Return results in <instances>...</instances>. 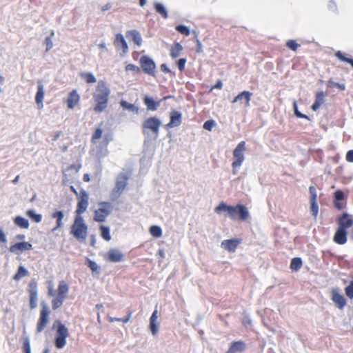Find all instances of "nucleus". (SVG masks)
Masks as SVG:
<instances>
[{"label":"nucleus","mask_w":353,"mask_h":353,"mask_svg":"<svg viewBox=\"0 0 353 353\" xmlns=\"http://www.w3.org/2000/svg\"><path fill=\"white\" fill-rule=\"evenodd\" d=\"M245 348V344L242 341L232 342L229 347L230 352H243Z\"/></svg>","instance_id":"32"},{"label":"nucleus","mask_w":353,"mask_h":353,"mask_svg":"<svg viewBox=\"0 0 353 353\" xmlns=\"http://www.w3.org/2000/svg\"><path fill=\"white\" fill-rule=\"evenodd\" d=\"M120 105L123 110L133 112L136 114L139 113V108L138 106L133 103H130L125 100L121 99L120 101Z\"/></svg>","instance_id":"28"},{"label":"nucleus","mask_w":353,"mask_h":353,"mask_svg":"<svg viewBox=\"0 0 353 353\" xmlns=\"http://www.w3.org/2000/svg\"><path fill=\"white\" fill-rule=\"evenodd\" d=\"M129 176L125 173H120L116 180L115 186L112 191V196L114 199L119 198L128 185Z\"/></svg>","instance_id":"9"},{"label":"nucleus","mask_w":353,"mask_h":353,"mask_svg":"<svg viewBox=\"0 0 353 353\" xmlns=\"http://www.w3.org/2000/svg\"><path fill=\"white\" fill-rule=\"evenodd\" d=\"M77 204L75 210V216H81L84 213L89 205V195L85 190H81L79 194L77 197Z\"/></svg>","instance_id":"11"},{"label":"nucleus","mask_w":353,"mask_h":353,"mask_svg":"<svg viewBox=\"0 0 353 353\" xmlns=\"http://www.w3.org/2000/svg\"><path fill=\"white\" fill-rule=\"evenodd\" d=\"M217 214L222 212H226V216L232 220L239 219L241 221L247 220L249 217L248 209L242 204H237L235 206L228 205L224 202H221L214 209Z\"/></svg>","instance_id":"1"},{"label":"nucleus","mask_w":353,"mask_h":353,"mask_svg":"<svg viewBox=\"0 0 353 353\" xmlns=\"http://www.w3.org/2000/svg\"><path fill=\"white\" fill-rule=\"evenodd\" d=\"M241 243V239H232L224 240L221 242V248L230 252H234Z\"/></svg>","instance_id":"19"},{"label":"nucleus","mask_w":353,"mask_h":353,"mask_svg":"<svg viewBox=\"0 0 353 353\" xmlns=\"http://www.w3.org/2000/svg\"><path fill=\"white\" fill-rule=\"evenodd\" d=\"M26 215L35 223H40L42 220V216L39 214H36L32 210H28L26 212Z\"/></svg>","instance_id":"40"},{"label":"nucleus","mask_w":353,"mask_h":353,"mask_svg":"<svg viewBox=\"0 0 353 353\" xmlns=\"http://www.w3.org/2000/svg\"><path fill=\"white\" fill-rule=\"evenodd\" d=\"M175 30L180 34L185 36H188L190 34V28L187 26L183 24H179L176 26Z\"/></svg>","instance_id":"42"},{"label":"nucleus","mask_w":353,"mask_h":353,"mask_svg":"<svg viewBox=\"0 0 353 353\" xmlns=\"http://www.w3.org/2000/svg\"><path fill=\"white\" fill-rule=\"evenodd\" d=\"M252 95V93L250 92V91L244 90V91L239 93L238 95L234 98V99L232 100V102L236 103V102L239 101V102H241V103H243V102H245V106L249 107Z\"/></svg>","instance_id":"20"},{"label":"nucleus","mask_w":353,"mask_h":353,"mask_svg":"<svg viewBox=\"0 0 353 353\" xmlns=\"http://www.w3.org/2000/svg\"><path fill=\"white\" fill-rule=\"evenodd\" d=\"M99 228L101 237L106 241H110L111 235L109 228L105 225H101Z\"/></svg>","instance_id":"38"},{"label":"nucleus","mask_w":353,"mask_h":353,"mask_svg":"<svg viewBox=\"0 0 353 353\" xmlns=\"http://www.w3.org/2000/svg\"><path fill=\"white\" fill-rule=\"evenodd\" d=\"M102 130L101 128H97L92 134V139H98L101 137L102 135Z\"/></svg>","instance_id":"56"},{"label":"nucleus","mask_w":353,"mask_h":353,"mask_svg":"<svg viewBox=\"0 0 353 353\" xmlns=\"http://www.w3.org/2000/svg\"><path fill=\"white\" fill-rule=\"evenodd\" d=\"M286 46L291 50L296 51L300 45L295 40L290 39L287 41Z\"/></svg>","instance_id":"51"},{"label":"nucleus","mask_w":353,"mask_h":353,"mask_svg":"<svg viewBox=\"0 0 353 353\" xmlns=\"http://www.w3.org/2000/svg\"><path fill=\"white\" fill-rule=\"evenodd\" d=\"M104 259L108 262L119 263L124 261L125 255L119 250L111 248L105 254Z\"/></svg>","instance_id":"12"},{"label":"nucleus","mask_w":353,"mask_h":353,"mask_svg":"<svg viewBox=\"0 0 353 353\" xmlns=\"http://www.w3.org/2000/svg\"><path fill=\"white\" fill-rule=\"evenodd\" d=\"M31 250H32V245L27 241L16 243L9 248V251L16 254Z\"/></svg>","instance_id":"17"},{"label":"nucleus","mask_w":353,"mask_h":353,"mask_svg":"<svg viewBox=\"0 0 353 353\" xmlns=\"http://www.w3.org/2000/svg\"><path fill=\"white\" fill-rule=\"evenodd\" d=\"M223 88V83L221 80H218L216 83L212 86V89H221Z\"/></svg>","instance_id":"60"},{"label":"nucleus","mask_w":353,"mask_h":353,"mask_svg":"<svg viewBox=\"0 0 353 353\" xmlns=\"http://www.w3.org/2000/svg\"><path fill=\"white\" fill-rule=\"evenodd\" d=\"M303 265V262L301 258L295 257L293 258L290 263V268L292 270L297 271L299 270Z\"/></svg>","instance_id":"37"},{"label":"nucleus","mask_w":353,"mask_h":353,"mask_svg":"<svg viewBox=\"0 0 353 353\" xmlns=\"http://www.w3.org/2000/svg\"><path fill=\"white\" fill-rule=\"evenodd\" d=\"M154 9L160 14L163 19H166L168 17V12L165 6L160 2L154 3Z\"/></svg>","instance_id":"29"},{"label":"nucleus","mask_w":353,"mask_h":353,"mask_svg":"<svg viewBox=\"0 0 353 353\" xmlns=\"http://www.w3.org/2000/svg\"><path fill=\"white\" fill-rule=\"evenodd\" d=\"M182 123V114L181 112L172 110L170 112V121L165 125L167 129L179 126Z\"/></svg>","instance_id":"13"},{"label":"nucleus","mask_w":353,"mask_h":353,"mask_svg":"<svg viewBox=\"0 0 353 353\" xmlns=\"http://www.w3.org/2000/svg\"><path fill=\"white\" fill-rule=\"evenodd\" d=\"M310 199V210L312 216L316 218L319 213V206L317 203V194L316 190L314 186H310L309 188Z\"/></svg>","instance_id":"16"},{"label":"nucleus","mask_w":353,"mask_h":353,"mask_svg":"<svg viewBox=\"0 0 353 353\" xmlns=\"http://www.w3.org/2000/svg\"><path fill=\"white\" fill-rule=\"evenodd\" d=\"M327 8L330 12L335 14H339V13L337 4L334 0H330L328 1Z\"/></svg>","instance_id":"46"},{"label":"nucleus","mask_w":353,"mask_h":353,"mask_svg":"<svg viewBox=\"0 0 353 353\" xmlns=\"http://www.w3.org/2000/svg\"><path fill=\"white\" fill-rule=\"evenodd\" d=\"M139 64L141 69L145 74L152 77L155 76L157 65L155 61L150 57L148 55L141 56L139 60Z\"/></svg>","instance_id":"8"},{"label":"nucleus","mask_w":353,"mask_h":353,"mask_svg":"<svg viewBox=\"0 0 353 353\" xmlns=\"http://www.w3.org/2000/svg\"><path fill=\"white\" fill-rule=\"evenodd\" d=\"M245 149V141H241L233 151L232 154H242L243 152Z\"/></svg>","instance_id":"48"},{"label":"nucleus","mask_w":353,"mask_h":353,"mask_svg":"<svg viewBox=\"0 0 353 353\" xmlns=\"http://www.w3.org/2000/svg\"><path fill=\"white\" fill-rule=\"evenodd\" d=\"M111 8H112V3H107L106 4H105L101 8V10L103 12H105V11H107V10H110Z\"/></svg>","instance_id":"62"},{"label":"nucleus","mask_w":353,"mask_h":353,"mask_svg":"<svg viewBox=\"0 0 353 353\" xmlns=\"http://www.w3.org/2000/svg\"><path fill=\"white\" fill-rule=\"evenodd\" d=\"M28 270L23 266L21 265L19 267L17 273L14 275L13 279H14L15 281H19L21 278H23L26 276H28Z\"/></svg>","instance_id":"36"},{"label":"nucleus","mask_w":353,"mask_h":353,"mask_svg":"<svg viewBox=\"0 0 353 353\" xmlns=\"http://www.w3.org/2000/svg\"><path fill=\"white\" fill-rule=\"evenodd\" d=\"M44 97V86L41 81H37V91L35 96V101L38 105L43 106Z\"/></svg>","instance_id":"26"},{"label":"nucleus","mask_w":353,"mask_h":353,"mask_svg":"<svg viewBox=\"0 0 353 353\" xmlns=\"http://www.w3.org/2000/svg\"><path fill=\"white\" fill-rule=\"evenodd\" d=\"M110 92V89L104 81L98 82L96 92L93 95V99L96 103L94 107L95 112H102L107 108Z\"/></svg>","instance_id":"2"},{"label":"nucleus","mask_w":353,"mask_h":353,"mask_svg":"<svg viewBox=\"0 0 353 353\" xmlns=\"http://www.w3.org/2000/svg\"><path fill=\"white\" fill-rule=\"evenodd\" d=\"M83 179L85 182H89L90 181V177L89 174H84Z\"/></svg>","instance_id":"63"},{"label":"nucleus","mask_w":353,"mask_h":353,"mask_svg":"<svg viewBox=\"0 0 353 353\" xmlns=\"http://www.w3.org/2000/svg\"><path fill=\"white\" fill-rule=\"evenodd\" d=\"M158 310L157 309L152 312L150 319V330L153 335H156L159 331L158 324Z\"/></svg>","instance_id":"24"},{"label":"nucleus","mask_w":353,"mask_h":353,"mask_svg":"<svg viewBox=\"0 0 353 353\" xmlns=\"http://www.w3.org/2000/svg\"><path fill=\"white\" fill-rule=\"evenodd\" d=\"M169 97H165L163 99V100L166 99ZM143 101L144 105L146 106V109L148 111L154 112L158 110L159 107L161 105L162 99L159 101H156L153 97L148 94H145L143 97Z\"/></svg>","instance_id":"14"},{"label":"nucleus","mask_w":353,"mask_h":353,"mask_svg":"<svg viewBox=\"0 0 353 353\" xmlns=\"http://www.w3.org/2000/svg\"><path fill=\"white\" fill-rule=\"evenodd\" d=\"M327 86L329 88H337L340 90L343 91L345 90V85L344 83H339L333 81L332 79L329 80L327 83Z\"/></svg>","instance_id":"45"},{"label":"nucleus","mask_w":353,"mask_h":353,"mask_svg":"<svg viewBox=\"0 0 353 353\" xmlns=\"http://www.w3.org/2000/svg\"><path fill=\"white\" fill-rule=\"evenodd\" d=\"M126 37L129 40L132 41L138 47H140L142 45V37L140 32L136 30L128 31L126 32Z\"/></svg>","instance_id":"22"},{"label":"nucleus","mask_w":353,"mask_h":353,"mask_svg":"<svg viewBox=\"0 0 353 353\" xmlns=\"http://www.w3.org/2000/svg\"><path fill=\"white\" fill-rule=\"evenodd\" d=\"M236 159L232 163V167L234 170V174H236L235 170L239 167L243 161V156H236Z\"/></svg>","instance_id":"52"},{"label":"nucleus","mask_w":353,"mask_h":353,"mask_svg":"<svg viewBox=\"0 0 353 353\" xmlns=\"http://www.w3.org/2000/svg\"><path fill=\"white\" fill-rule=\"evenodd\" d=\"M186 62V58H180L176 61V65L181 72H183L185 70Z\"/></svg>","instance_id":"50"},{"label":"nucleus","mask_w":353,"mask_h":353,"mask_svg":"<svg viewBox=\"0 0 353 353\" xmlns=\"http://www.w3.org/2000/svg\"><path fill=\"white\" fill-rule=\"evenodd\" d=\"M114 44L117 48L121 47L124 54L128 52V45L122 34L118 33L116 34Z\"/></svg>","instance_id":"23"},{"label":"nucleus","mask_w":353,"mask_h":353,"mask_svg":"<svg viewBox=\"0 0 353 353\" xmlns=\"http://www.w3.org/2000/svg\"><path fill=\"white\" fill-rule=\"evenodd\" d=\"M88 225L85 223L82 216H75L71 226L70 234L78 241L83 242L88 236Z\"/></svg>","instance_id":"4"},{"label":"nucleus","mask_w":353,"mask_h":353,"mask_svg":"<svg viewBox=\"0 0 353 353\" xmlns=\"http://www.w3.org/2000/svg\"><path fill=\"white\" fill-rule=\"evenodd\" d=\"M28 292L30 296V307L34 309L37 305V283L35 281H32L28 285Z\"/></svg>","instance_id":"15"},{"label":"nucleus","mask_w":353,"mask_h":353,"mask_svg":"<svg viewBox=\"0 0 353 353\" xmlns=\"http://www.w3.org/2000/svg\"><path fill=\"white\" fill-rule=\"evenodd\" d=\"M23 350L24 353H31L30 339L28 336L23 338Z\"/></svg>","instance_id":"47"},{"label":"nucleus","mask_w":353,"mask_h":353,"mask_svg":"<svg viewBox=\"0 0 353 353\" xmlns=\"http://www.w3.org/2000/svg\"><path fill=\"white\" fill-rule=\"evenodd\" d=\"M132 312L130 311V310H128V314L127 316L125 317V318H115V317H110L109 318V321L110 322H114V321H119V322H122L123 323H128L131 317H132Z\"/></svg>","instance_id":"41"},{"label":"nucleus","mask_w":353,"mask_h":353,"mask_svg":"<svg viewBox=\"0 0 353 353\" xmlns=\"http://www.w3.org/2000/svg\"><path fill=\"white\" fill-rule=\"evenodd\" d=\"M54 327H56L54 345L57 348L61 349L65 345L66 339L69 336L68 329L59 321L54 323Z\"/></svg>","instance_id":"5"},{"label":"nucleus","mask_w":353,"mask_h":353,"mask_svg":"<svg viewBox=\"0 0 353 353\" xmlns=\"http://www.w3.org/2000/svg\"><path fill=\"white\" fill-rule=\"evenodd\" d=\"M161 70L164 73L170 74L171 75L174 76L175 73L172 72L167 65L165 63H162L160 65Z\"/></svg>","instance_id":"55"},{"label":"nucleus","mask_w":353,"mask_h":353,"mask_svg":"<svg viewBox=\"0 0 353 353\" xmlns=\"http://www.w3.org/2000/svg\"><path fill=\"white\" fill-rule=\"evenodd\" d=\"M196 52L197 53H201L203 52V46L199 39H196Z\"/></svg>","instance_id":"57"},{"label":"nucleus","mask_w":353,"mask_h":353,"mask_svg":"<svg viewBox=\"0 0 353 353\" xmlns=\"http://www.w3.org/2000/svg\"><path fill=\"white\" fill-rule=\"evenodd\" d=\"M80 77L87 83H93L97 81L94 75L90 72H83L80 73Z\"/></svg>","instance_id":"35"},{"label":"nucleus","mask_w":353,"mask_h":353,"mask_svg":"<svg viewBox=\"0 0 353 353\" xmlns=\"http://www.w3.org/2000/svg\"><path fill=\"white\" fill-rule=\"evenodd\" d=\"M292 108H293L294 114L296 117L310 120V117L307 115H306L303 113H301L299 110L298 105H297V103L296 101H293Z\"/></svg>","instance_id":"39"},{"label":"nucleus","mask_w":353,"mask_h":353,"mask_svg":"<svg viewBox=\"0 0 353 353\" xmlns=\"http://www.w3.org/2000/svg\"><path fill=\"white\" fill-rule=\"evenodd\" d=\"M70 188L71 192H72L77 197L78 195L79 194V192H78L77 190L72 185H71Z\"/></svg>","instance_id":"64"},{"label":"nucleus","mask_w":353,"mask_h":353,"mask_svg":"<svg viewBox=\"0 0 353 353\" xmlns=\"http://www.w3.org/2000/svg\"><path fill=\"white\" fill-rule=\"evenodd\" d=\"M54 33L52 31L50 34V35L48 36L44 41V43L46 46V52H48L52 47H53V42H52V37L54 36Z\"/></svg>","instance_id":"44"},{"label":"nucleus","mask_w":353,"mask_h":353,"mask_svg":"<svg viewBox=\"0 0 353 353\" xmlns=\"http://www.w3.org/2000/svg\"><path fill=\"white\" fill-rule=\"evenodd\" d=\"M64 214L62 211H56L53 212L51 215V217L53 219H56L57 220V225L55 228L52 229V231H55L58 228H60L63 226L62 220L63 219Z\"/></svg>","instance_id":"31"},{"label":"nucleus","mask_w":353,"mask_h":353,"mask_svg":"<svg viewBox=\"0 0 353 353\" xmlns=\"http://www.w3.org/2000/svg\"><path fill=\"white\" fill-rule=\"evenodd\" d=\"M216 125V123L213 119H209L203 123V128L208 131H212V128Z\"/></svg>","instance_id":"49"},{"label":"nucleus","mask_w":353,"mask_h":353,"mask_svg":"<svg viewBox=\"0 0 353 353\" xmlns=\"http://www.w3.org/2000/svg\"><path fill=\"white\" fill-rule=\"evenodd\" d=\"M80 97L77 90H73L71 91L67 99V105L70 109H72L79 102Z\"/></svg>","instance_id":"25"},{"label":"nucleus","mask_w":353,"mask_h":353,"mask_svg":"<svg viewBox=\"0 0 353 353\" xmlns=\"http://www.w3.org/2000/svg\"><path fill=\"white\" fill-rule=\"evenodd\" d=\"M125 70L126 71H134L135 73L138 74V73L141 72V68H139L134 64L130 63L125 66Z\"/></svg>","instance_id":"54"},{"label":"nucleus","mask_w":353,"mask_h":353,"mask_svg":"<svg viewBox=\"0 0 353 353\" xmlns=\"http://www.w3.org/2000/svg\"><path fill=\"white\" fill-rule=\"evenodd\" d=\"M80 168H81V165L74 164V165H70L66 170H74L75 172H78Z\"/></svg>","instance_id":"61"},{"label":"nucleus","mask_w":353,"mask_h":353,"mask_svg":"<svg viewBox=\"0 0 353 353\" xmlns=\"http://www.w3.org/2000/svg\"><path fill=\"white\" fill-rule=\"evenodd\" d=\"M183 49V46L180 43L174 42L170 49V54L172 59H175L179 57Z\"/></svg>","instance_id":"30"},{"label":"nucleus","mask_w":353,"mask_h":353,"mask_svg":"<svg viewBox=\"0 0 353 353\" xmlns=\"http://www.w3.org/2000/svg\"><path fill=\"white\" fill-rule=\"evenodd\" d=\"M100 208L94 211V220L97 222L105 221L106 217L111 213L112 206L109 202H101L99 203Z\"/></svg>","instance_id":"10"},{"label":"nucleus","mask_w":353,"mask_h":353,"mask_svg":"<svg viewBox=\"0 0 353 353\" xmlns=\"http://www.w3.org/2000/svg\"><path fill=\"white\" fill-rule=\"evenodd\" d=\"M332 301L334 302L335 305L340 310L344 308L347 304L346 299L344 296L341 294L338 289L333 288L331 291Z\"/></svg>","instance_id":"18"},{"label":"nucleus","mask_w":353,"mask_h":353,"mask_svg":"<svg viewBox=\"0 0 353 353\" xmlns=\"http://www.w3.org/2000/svg\"><path fill=\"white\" fill-rule=\"evenodd\" d=\"M161 125L162 122L158 117H148L142 122V132L143 134H148L149 132H152L155 136V137H157L159 136L160 127Z\"/></svg>","instance_id":"6"},{"label":"nucleus","mask_w":353,"mask_h":353,"mask_svg":"<svg viewBox=\"0 0 353 353\" xmlns=\"http://www.w3.org/2000/svg\"><path fill=\"white\" fill-rule=\"evenodd\" d=\"M345 292L346 296L350 299H353V281H350L349 285L345 288Z\"/></svg>","instance_id":"53"},{"label":"nucleus","mask_w":353,"mask_h":353,"mask_svg":"<svg viewBox=\"0 0 353 353\" xmlns=\"http://www.w3.org/2000/svg\"><path fill=\"white\" fill-rule=\"evenodd\" d=\"M150 233L155 238H159L162 236V230L159 226L152 225L150 228Z\"/></svg>","instance_id":"43"},{"label":"nucleus","mask_w":353,"mask_h":353,"mask_svg":"<svg viewBox=\"0 0 353 353\" xmlns=\"http://www.w3.org/2000/svg\"><path fill=\"white\" fill-rule=\"evenodd\" d=\"M325 93L323 91L316 92L315 94V101L311 106V109L314 112H316L321 105L325 103Z\"/></svg>","instance_id":"21"},{"label":"nucleus","mask_w":353,"mask_h":353,"mask_svg":"<svg viewBox=\"0 0 353 353\" xmlns=\"http://www.w3.org/2000/svg\"><path fill=\"white\" fill-rule=\"evenodd\" d=\"M6 242H7V239H6V234L3 232V231L1 229H0V243H6Z\"/></svg>","instance_id":"59"},{"label":"nucleus","mask_w":353,"mask_h":353,"mask_svg":"<svg viewBox=\"0 0 353 353\" xmlns=\"http://www.w3.org/2000/svg\"><path fill=\"white\" fill-rule=\"evenodd\" d=\"M344 199V193L341 190H336L334 192V207L341 210L343 209L345 207V205L340 203V201H342Z\"/></svg>","instance_id":"27"},{"label":"nucleus","mask_w":353,"mask_h":353,"mask_svg":"<svg viewBox=\"0 0 353 353\" xmlns=\"http://www.w3.org/2000/svg\"><path fill=\"white\" fill-rule=\"evenodd\" d=\"M88 266L92 271H97L98 269L97 264L92 261H89Z\"/></svg>","instance_id":"58"},{"label":"nucleus","mask_w":353,"mask_h":353,"mask_svg":"<svg viewBox=\"0 0 353 353\" xmlns=\"http://www.w3.org/2000/svg\"><path fill=\"white\" fill-rule=\"evenodd\" d=\"M50 310L48 305L45 303H41L39 318L37 323V332H41L47 326L50 321Z\"/></svg>","instance_id":"7"},{"label":"nucleus","mask_w":353,"mask_h":353,"mask_svg":"<svg viewBox=\"0 0 353 353\" xmlns=\"http://www.w3.org/2000/svg\"><path fill=\"white\" fill-rule=\"evenodd\" d=\"M335 57L341 61L350 64L353 68V59L348 57L346 54L340 50H338L334 54Z\"/></svg>","instance_id":"33"},{"label":"nucleus","mask_w":353,"mask_h":353,"mask_svg":"<svg viewBox=\"0 0 353 353\" xmlns=\"http://www.w3.org/2000/svg\"><path fill=\"white\" fill-rule=\"evenodd\" d=\"M68 291L69 285L63 280L59 281L57 290L53 289V286L51 283L49 284L48 287V294L53 297L51 301L53 310H57L63 305V301L67 298Z\"/></svg>","instance_id":"3"},{"label":"nucleus","mask_w":353,"mask_h":353,"mask_svg":"<svg viewBox=\"0 0 353 353\" xmlns=\"http://www.w3.org/2000/svg\"><path fill=\"white\" fill-rule=\"evenodd\" d=\"M14 223L16 225L23 229H28L30 225L28 221L20 216H16L14 218Z\"/></svg>","instance_id":"34"}]
</instances>
